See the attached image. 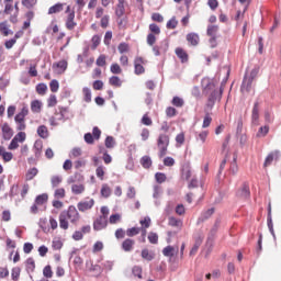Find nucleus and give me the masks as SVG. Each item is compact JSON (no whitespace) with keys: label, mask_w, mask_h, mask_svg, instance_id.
<instances>
[{"label":"nucleus","mask_w":281,"mask_h":281,"mask_svg":"<svg viewBox=\"0 0 281 281\" xmlns=\"http://www.w3.org/2000/svg\"><path fill=\"white\" fill-rule=\"evenodd\" d=\"M216 85H218V81L214 79L204 78L202 80V87L205 93H211L209 102L206 103V111H212V108L214 106V101L221 100V95L223 94V88L216 90Z\"/></svg>","instance_id":"1"},{"label":"nucleus","mask_w":281,"mask_h":281,"mask_svg":"<svg viewBox=\"0 0 281 281\" xmlns=\"http://www.w3.org/2000/svg\"><path fill=\"white\" fill-rule=\"evenodd\" d=\"M80 220V214L76 206H69L68 211H63L59 214V227L60 229H69V221L70 223H78Z\"/></svg>","instance_id":"2"},{"label":"nucleus","mask_w":281,"mask_h":281,"mask_svg":"<svg viewBox=\"0 0 281 281\" xmlns=\"http://www.w3.org/2000/svg\"><path fill=\"white\" fill-rule=\"evenodd\" d=\"M258 68H252L250 71L246 72V76L241 85L243 93H249V91H251V85L254 82V78L258 76Z\"/></svg>","instance_id":"3"},{"label":"nucleus","mask_w":281,"mask_h":281,"mask_svg":"<svg viewBox=\"0 0 281 281\" xmlns=\"http://www.w3.org/2000/svg\"><path fill=\"white\" fill-rule=\"evenodd\" d=\"M67 183H72L71 192L72 194H82L85 192V184L81 182L76 183L74 177L68 178Z\"/></svg>","instance_id":"4"},{"label":"nucleus","mask_w":281,"mask_h":281,"mask_svg":"<svg viewBox=\"0 0 281 281\" xmlns=\"http://www.w3.org/2000/svg\"><path fill=\"white\" fill-rule=\"evenodd\" d=\"M168 144H170V138H168V135H165V134L160 135L158 138V147L160 148L161 157H164V155H166Z\"/></svg>","instance_id":"5"},{"label":"nucleus","mask_w":281,"mask_h":281,"mask_svg":"<svg viewBox=\"0 0 281 281\" xmlns=\"http://www.w3.org/2000/svg\"><path fill=\"white\" fill-rule=\"evenodd\" d=\"M53 70L54 74H57V76L63 75L65 71H67V60H60L53 64Z\"/></svg>","instance_id":"6"},{"label":"nucleus","mask_w":281,"mask_h":281,"mask_svg":"<svg viewBox=\"0 0 281 281\" xmlns=\"http://www.w3.org/2000/svg\"><path fill=\"white\" fill-rule=\"evenodd\" d=\"M146 61L142 57H136L134 60V67H135V74L136 76H139L144 74L146 70L144 69V65Z\"/></svg>","instance_id":"7"},{"label":"nucleus","mask_w":281,"mask_h":281,"mask_svg":"<svg viewBox=\"0 0 281 281\" xmlns=\"http://www.w3.org/2000/svg\"><path fill=\"white\" fill-rule=\"evenodd\" d=\"M218 32V26L217 25H209L207 27V35L211 36L210 43L212 47H215V41H216V33Z\"/></svg>","instance_id":"8"},{"label":"nucleus","mask_w":281,"mask_h":281,"mask_svg":"<svg viewBox=\"0 0 281 281\" xmlns=\"http://www.w3.org/2000/svg\"><path fill=\"white\" fill-rule=\"evenodd\" d=\"M139 224L142 225L143 243H145L146 241V229H148L150 227V218L148 216H146L139 221Z\"/></svg>","instance_id":"9"},{"label":"nucleus","mask_w":281,"mask_h":281,"mask_svg":"<svg viewBox=\"0 0 281 281\" xmlns=\"http://www.w3.org/2000/svg\"><path fill=\"white\" fill-rule=\"evenodd\" d=\"M1 130H2V137H3V139H7V140L12 139V137L14 135V132L10 128V125H8V123H4L1 126Z\"/></svg>","instance_id":"10"},{"label":"nucleus","mask_w":281,"mask_h":281,"mask_svg":"<svg viewBox=\"0 0 281 281\" xmlns=\"http://www.w3.org/2000/svg\"><path fill=\"white\" fill-rule=\"evenodd\" d=\"M94 204H95V201H93V199H90L85 202H79L78 210L79 212H87V210H91V207H93Z\"/></svg>","instance_id":"11"},{"label":"nucleus","mask_w":281,"mask_h":281,"mask_svg":"<svg viewBox=\"0 0 281 281\" xmlns=\"http://www.w3.org/2000/svg\"><path fill=\"white\" fill-rule=\"evenodd\" d=\"M104 227H106V218L105 217H99L94 221L93 229H95V232H100V231L104 229Z\"/></svg>","instance_id":"12"},{"label":"nucleus","mask_w":281,"mask_h":281,"mask_svg":"<svg viewBox=\"0 0 281 281\" xmlns=\"http://www.w3.org/2000/svg\"><path fill=\"white\" fill-rule=\"evenodd\" d=\"M27 113L30 110L26 105L22 108V110L15 115V122H25V117H27Z\"/></svg>","instance_id":"13"},{"label":"nucleus","mask_w":281,"mask_h":281,"mask_svg":"<svg viewBox=\"0 0 281 281\" xmlns=\"http://www.w3.org/2000/svg\"><path fill=\"white\" fill-rule=\"evenodd\" d=\"M42 110H43V102L41 100H33L31 102L32 113H41Z\"/></svg>","instance_id":"14"},{"label":"nucleus","mask_w":281,"mask_h":281,"mask_svg":"<svg viewBox=\"0 0 281 281\" xmlns=\"http://www.w3.org/2000/svg\"><path fill=\"white\" fill-rule=\"evenodd\" d=\"M179 251V248H175L172 246H167L162 249V255L167 258H172Z\"/></svg>","instance_id":"15"},{"label":"nucleus","mask_w":281,"mask_h":281,"mask_svg":"<svg viewBox=\"0 0 281 281\" xmlns=\"http://www.w3.org/2000/svg\"><path fill=\"white\" fill-rule=\"evenodd\" d=\"M187 41L188 43H190V45H193V47H196V45H199V34L196 33H190L187 35Z\"/></svg>","instance_id":"16"},{"label":"nucleus","mask_w":281,"mask_h":281,"mask_svg":"<svg viewBox=\"0 0 281 281\" xmlns=\"http://www.w3.org/2000/svg\"><path fill=\"white\" fill-rule=\"evenodd\" d=\"M202 243H203V237H198L195 239V243H194L193 247L191 248L190 256L196 255V252L199 251V247H201Z\"/></svg>","instance_id":"17"},{"label":"nucleus","mask_w":281,"mask_h":281,"mask_svg":"<svg viewBox=\"0 0 281 281\" xmlns=\"http://www.w3.org/2000/svg\"><path fill=\"white\" fill-rule=\"evenodd\" d=\"M0 32L4 36H10V34H12V31L10 30V25H8L7 21L0 23Z\"/></svg>","instance_id":"18"},{"label":"nucleus","mask_w":281,"mask_h":281,"mask_svg":"<svg viewBox=\"0 0 281 281\" xmlns=\"http://www.w3.org/2000/svg\"><path fill=\"white\" fill-rule=\"evenodd\" d=\"M280 157V151H274L272 154H269L268 157L266 158L265 161V167L267 166H271V162L273 161V159H278Z\"/></svg>","instance_id":"19"},{"label":"nucleus","mask_w":281,"mask_h":281,"mask_svg":"<svg viewBox=\"0 0 281 281\" xmlns=\"http://www.w3.org/2000/svg\"><path fill=\"white\" fill-rule=\"evenodd\" d=\"M52 247L55 251L63 249V239H60V237H55L52 241Z\"/></svg>","instance_id":"20"},{"label":"nucleus","mask_w":281,"mask_h":281,"mask_svg":"<svg viewBox=\"0 0 281 281\" xmlns=\"http://www.w3.org/2000/svg\"><path fill=\"white\" fill-rule=\"evenodd\" d=\"M176 55L182 63H188V53H186V50L182 48H176Z\"/></svg>","instance_id":"21"},{"label":"nucleus","mask_w":281,"mask_h":281,"mask_svg":"<svg viewBox=\"0 0 281 281\" xmlns=\"http://www.w3.org/2000/svg\"><path fill=\"white\" fill-rule=\"evenodd\" d=\"M37 134L40 137H42L43 139H47V137H49V132L47 131V127L44 125H41L37 128Z\"/></svg>","instance_id":"22"},{"label":"nucleus","mask_w":281,"mask_h":281,"mask_svg":"<svg viewBox=\"0 0 281 281\" xmlns=\"http://www.w3.org/2000/svg\"><path fill=\"white\" fill-rule=\"evenodd\" d=\"M50 183L53 188H58L63 183V176H52Z\"/></svg>","instance_id":"23"},{"label":"nucleus","mask_w":281,"mask_h":281,"mask_svg":"<svg viewBox=\"0 0 281 281\" xmlns=\"http://www.w3.org/2000/svg\"><path fill=\"white\" fill-rule=\"evenodd\" d=\"M268 227L270 229V234L273 236V238H276V232L273 231V220L271 218V205H269Z\"/></svg>","instance_id":"24"},{"label":"nucleus","mask_w":281,"mask_h":281,"mask_svg":"<svg viewBox=\"0 0 281 281\" xmlns=\"http://www.w3.org/2000/svg\"><path fill=\"white\" fill-rule=\"evenodd\" d=\"M101 196L104 199H109V196H111V187H109V184H102Z\"/></svg>","instance_id":"25"},{"label":"nucleus","mask_w":281,"mask_h":281,"mask_svg":"<svg viewBox=\"0 0 281 281\" xmlns=\"http://www.w3.org/2000/svg\"><path fill=\"white\" fill-rule=\"evenodd\" d=\"M142 258H144V260L150 261L155 259V254L153 251H149L148 249H143Z\"/></svg>","instance_id":"26"},{"label":"nucleus","mask_w":281,"mask_h":281,"mask_svg":"<svg viewBox=\"0 0 281 281\" xmlns=\"http://www.w3.org/2000/svg\"><path fill=\"white\" fill-rule=\"evenodd\" d=\"M134 245H135V241L133 239H125L123 241L124 251H131Z\"/></svg>","instance_id":"27"},{"label":"nucleus","mask_w":281,"mask_h":281,"mask_svg":"<svg viewBox=\"0 0 281 281\" xmlns=\"http://www.w3.org/2000/svg\"><path fill=\"white\" fill-rule=\"evenodd\" d=\"M36 175H38V169L36 168L29 169L26 172V181H32V179H34Z\"/></svg>","instance_id":"28"},{"label":"nucleus","mask_w":281,"mask_h":281,"mask_svg":"<svg viewBox=\"0 0 281 281\" xmlns=\"http://www.w3.org/2000/svg\"><path fill=\"white\" fill-rule=\"evenodd\" d=\"M109 82L112 87H122V79L117 76L111 77Z\"/></svg>","instance_id":"29"},{"label":"nucleus","mask_w":281,"mask_h":281,"mask_svg":"<svg viewBox=\"0 0 281 281\" xmlns=\"http://www.w3.org/2000/svg\"><path fill=\"white\" fill-rule=\"evenodd\" d=\"M57 12H63V4L61 3H57L53 7H50L49 10H48V14H57Z\"/></svg>","instance_id":"30"},{"label":"nucleus","mask_w":281,"mask_h":281,"mask_svg":"<svg viewBox=\"0 0 281 281\" xmlns=\"http://www.w3.org/2000/svg\"><path fill=\"white\" fill-rule=\"evenodd\" d=\"M140 164H142L143 168H149L150 166H153V160L150 159V157L144 156L140 159Z\"/></svg>","instance_id":"31"},{"label":"nucleus","mask_w":281,"mask_h":281,"mask_svg":"<svg viewBox=\"0 0 281 281\" xmlns=\"http://www.w3.org/2000/svg\"><path fill=\"white\" fill-rule=\"evenodd\" d=\"M82 93H83V100L85 102H91V89L85 87L82 89Z\"/></svg>","instance_id":"32"},{"label":"nucleus","mask_w":281,"mask_h":281,"mask_svg":"<svg viewBox=\"0 0 281 281\" xmlns=\"http://www.w3.org/2000/svg\"><path fill=\"white\" fill-rule=\"evenodd\" d=\"M36 91L40 95H45V93L47 92V85L38 83L36 87Z\"/></svg>","instance_id":"33"},{"label":"nucleus","mask_w":281,"mask_h":281,"mask_svg":"<svg viewBox=\"0 0 281 281\" xmlns=\"http://www.w3.org/2000/svg\"><path fill=\"white\" fill-rule=\"evenodd\" d=\"M238 194L239 196H244L245 199H247V196H249V187L247 184H244L239 190Z\"/></svg>","instance_id":"34"},{"label":"nucleus","mask_w":281,"mask_h":281,"mask_svg":"<svg viewBox=\"0 0 281 281\" xmlns=\"http://www.w3.org/2000/svg\"><path fill=\"white\" fill-rule=\"evenodd\" d=\"M20 276H21V268L19 267L13 268L11 273L12 280L18 281Z\"/></svg>","instance_id":"35"},{"label":"nucleus","mask_w":281,"mask_h":281,"mask_svg":"<svg viewBox=\"0 0 281 281\" xmlns=\"http://www.w3.org/2000/svg\"><path fill=\"white\" fill-rule=\"evenodd\" d=\"M105 146L108 148H114L115 147V138H113V136H108L105 138Z\"/></svg>","instance_id":"36"},{"label":"nucleus","mask_w":281,"mask_h":281,"mask_svg":"<svg viewBox=\"0 0 281 281\" xmlns=\"http://www.w3.org/2000/svg\"><path fill=\"white\" fill-rule=\"evenodd\" d=\"M36 268V265L34 263V259L30 258L26 260V271H34V269Z\"/></svg>","instance_id":"37"},{"label":"nucleus","mask_w":281,"mask_h":281,"mask_svg":"<svg viewBox=\"0 0 281 281\" xmlns=\"http://www.w3.org/2000/svg\"><path fill=\"white\" fill-rule=\"evenodd\" d=\"M25 132H20L13 137V139H15L20 144H23V142H25Z\"/></svg>","instance_id":"38"},{"label":"nucleus","mask_w":281,"mask_h":281,"mask_svg":"<svg viewBox=\"0 0 281 281\" xmlns=\"http://www.w3.org/2000/svg\"><path fill=\"white\" fill-rule=\"evenodd\" d=\"M47 199H49V196L47 194H42V195H38L36 198V203L37 205H43V203H47Z\"/></svg>","instance_id":"39"},{"label":"nucleus","mask_w":281,"mask_h":281,"mask_svg":"<svg viewBox=\"0 0 281 281\" xmlns=\"http://www.w3.org/2000/svg\"><path fill=\"white\" fill-rule=\"evenodd\" d=\"M54 196L55 199H65V189L63 188L56 189L54 192Z\"/></svg>","instance_id":"40"},{"label":"nucleus","mask_w":281,"mask_h":281,"mask_svg":"<svg viewBox=\"0 0 281 281\" xmlns=\"http://www.w3.org/2000/svg\"><path fill=\"white\" fill-rule=\"evenodd\" d=\"M212 214H214V207H211V209L204 211L202 213V217H201L202 221H205V220L210 218V216H212Z\"/></svg>","instance_id":"41"},{"label":"nucleus","mask_w":281,"mask_h":281,"mask_svg":"<svg viewBox=\"0 0 281 281\" xmlns=\"http://www.w3.org/2000/svg\"><path fill=\"white\" fill-rule=\"evenodd\" d=\"M48 106H56L58 104V100L56 99V94H50L47 100Z\"/></svg>","instance_id":"42"},{"label":"nucleus","mask_w":281,"mask_h":281,"mask_svg":"<svg viewBox=\"0 0 281 281\" xmlns=\"http://www.w3.org/2000/svg\"><path fill=\"white\" fill-rule=\"evenodd\" d=\"M72 265L76 269H80V267H82V258L80 256H76L72 260Z\"/></svg>","instance_id":"43"},{"label":"nucleus","mask_w":281,"mask_h":281,"mask_svg":"<svg viewBox=\"0 0 281 281\" xmlns=\"http://www.w3.org/2000/svg\"><path fill=\"white\" fill-rule=\"evenodd\" d=\"M49 87H50V91L53 93H56L58 91L60 85L58 83V80H52Z\"/></svg>","instance_id":"44"},{"label":"nucleus","mask_w":281,"mask_h":281,"mask_svg":"<svg viewBox=\"0 0 281 281\" xmlns=\"http://www.w3.org/2000/svg\"><path fill=\"white\" fill-rule=\"evenodd\" d=\"M212 124V116L206 114L203 120L202 128H207Z\"/></svg>","instance_id":"45"},{"label":"nucleus","mask_w":281,"mask_h":281,"mask_svg":"<svg viewBox=\"0 0 281 281\" xmlns=\"http://www.w3.org/2000/svg\"><path fill=\"white\" fill-rule=\"evenodd\" d=\"M169 225H171V227H181L182 223H181V221H179L175 217H170Z\"/></svg>","instance_id":"46"},{"label":"nucleus","mask_w":281,"mask_h":281,"mask_svg":"<svg viewBox=\"0 0 281 281\" xmlns=\"http://www.w3.org/2000/svg\"><path fill=\"white\" fill-rule=\"evenodd\" d=\"M148 240L153 245H156V243L159 240V236H157V233H149Z\"/></svg>","instance_id":"47"},{"label":"nucleus","mask_w":281,"mask_h":281,"mask_svg":"<svg viewBox=\"0 0 281 281\" xmlns=\"http://www.w3.org/2000/svg\"><path fill=\"white\" fill-rule=\"evenodd\" d=\"M178 24H179V22L177 21V19L173 18L168 21L167 27H168V30H175V27H177Z\"/></svg>","instance_id":"48"},{"label":"nucleus","mask_w":281,"mask_h":281,"mask_svg":"<svg viewBox=\"0 0 281 281\" xmlns=\"http://www.w3.org/2000/svg\"><path fill=\"white\" fill-rule=\"evenodd\" d=\"M102 249H104V244H102V241H97L93 245V252L98 254V251H102Z\"/></svg>","instance_id":"49"},{"label":"nucleus","mask_w":281,"mask_h":281,"mask_svg":"<svg viewBox=\"0 0 281 281\" xmlns=\"http://www.w3.org/2000/svg\"><path fill=\"white\" fill-rule=\"evenodd\" d=\"M155 178L157 183H164V181H166V173L157 172Z\"/></svg>","instance_id":"50"},{"label":"nucleus","mask_w":281,"mask_h":281,"mask_svg":"<svg viewBox=\"0 0 281 281\" xmlns=\"http://www.w3.org/2000/svg\"><path fill=\"white\" fill-rule=\"evenodd\" d=\"M121 220H122V216L120 214H114L110 216V223L112 225H115V223H120Z\"/></svg>","instance_id":"51"},{"label":"nucleus","mask_w":281,"mask_h":281,"mask_svg":"<svg viewBox=\"0 0 281 281\" xmlns=\"http://www.w3.org/2000/svg\"><path fill=\"white\" fill-rule=\"evenodd\" d=\"M110 71L113 74H122V68L117 64H112L110 67Z\"/></svg>","instance_id":"52"},{"label":"nucleus","mask_w":281,"mask_h":281,"mask_svg":"<svg viewBox=\"0 0 281 281\" xmlns=\"http://www.w3.org/2000/svg\"><path fill=\"white\" fill-rule=\"evenodd\" d=\"M269 133V126L260 127L259 132L257 133L258 137H265Z\"/></svg>","instance_id":"53"},{"label":"nucleus","mask_w":281,"mask_h":281,"mask_svg":"<svg viewBox=\"0 0 281 281\" xmlns=\"http://www.w3.org/2000/svg\"><path fill=\"white\" fill-rule=\"evenodd\" d=\"M22 4L25 8H34V5H36V0H23Z\"/></svg>","instance_id":"54"},{"label":"nucleus","mask_w":281,"mask_h":281,"mask_svg":"<svg viewBox=\"0 0 281 281\" xmlns=\"http://www.w3.org/2000/svg\"><path fill=\"white\" fill-rule=\"evenodd\" d=\"M43 274L45 278H52V276H53L52 267L46 266L43 270Z\"/></svg>","instance_id":"55"},{"label":"nucleus","mask_w":281,"mask_h":281,"mask_svg":"<svg viewBox=\"0 0 281 281\" xmlns=\"http://www.w3.org/2000/svg\"><path fill=\"white\" fill-rule=\"evenodd\" d=\"M258 105L255 104L254 109H252V122L256 124V122H258Z\"/></svg>","instance_id":"56"},{"label":"nucleus","mask_w":281,"mask_h":281,"mask_svg":"<svg viewBox=\"0 0 281 281\" xmlns=\"http://www.w3.org/2000/svg\"><path fill=\"white\" fill-rule=\"evenodd\" d=\"M127 236H137V234H139V228L137 227H133L127 229L126 232Z\"/></svg>","instance_id":"57"},{"label":"nucleus","mask_w":281,"mask_h":281,"mask_svg":"<svg viewBox=\"0 0 281 281\" xmlns=\"http://www.w3.org/2000/svg\"><path fill=\"white\" fill-rule=\"evenodd\" d=\"M137 194V192L135 191L134 187H130L127 190V198L128 199H135V195Z\"/></svg>","instance_id":"58"},{"label":"nucleus","mask_w":281,"mask_h":281,"mask_svg":"<svg viewBox=\"0 0 281 281\" xmlns=\"http://www.w3.org/2000/svg\"><path fill=\"white\" fill-rule=\"evenodd\" d=\"M32 249H34V245H32L30 243L24 244V247H23L24 254H31Z\"/></svg>","instance_id":"59"},{"label":"nucleus","mask_w":281,"mask_h":281,"mask_svg":"<svg viewBox=\"0 0 281 281\" xmlns=\"http://www.w3.org/2000/svg\"><path fill=\"white\" fill-rule=\"evenodd\" d=\"M116 14L119 16H123L124 15V3H119L116 7Z\"/></svg>","instance_id":"60"},{"label":"nucleus","mask_w":281,"mask_h":281,"mask_svg":"<svg viewBox=\"0 0 281 281\" xmlns=\"http://www.w3.org/2000/svg\"><path fill=\"white\" fill-rule=\"evenodd\" d=\"M183 104V99L179 97H175L172 100V105L173 106H181Z\"/></svg>","instance_id":"61"},{"label":"nucleus","mask_w":281,"mask_h":281,"mask_svg":"<svg viewBox=\"0 0 281 281\" xmlns=\"http://www.w3.org/2000/svg\"><path fill=\"white\" fill-rule=\"evenodd\" d=\"M19 148V143L15 138H13L8 147L9 150H16Z\"/></svg>","instance_id":"62"},{"label":"nucleus","mask_w":281,"mask_h":281,"mask_svg":"<svg viewBox=\"0 0 281 281\" xmlns=\"http://www.w3.org/2000/svg\"><path fill=\"white\" fill-rule=\"evenodd\" d=\"M14 155L10 151H7L5 154L2 155V159L3 161L8 162L10 161L11 159H13Z\"/></svg>","instance_id":"63"},{"label":"nucleus","mask_w":281,"mask_h":281,"mask_svg":"<svg viewBox=\"0 0 281 281\" xmlns=\"http://www.w3.org/2000/svg\"><path fill=\"white\" fill-rule=\"evenodd\" d=\"M175 164V158H172V157H166L165 159H164V165L165 166H172Z\"/></svg>","instance_id":"64"}]
</instances>
